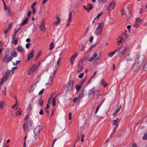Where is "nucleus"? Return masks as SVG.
I'll return each instance as SVG.
<instances>
[{"label": "nucleus", "instance_id": "obj_1", "mask_svg": "<svg viewBox=\"0 0 147 147\" xmlns=\"http://www.w3.org/2000/svg\"><path fill=\"white\" fill-rule=\"evenodd\" d=\"M145 56L144 55H140L136 59L135 65L134 67V69L135 71L139 70L144 61Z\"/></svg>", "mask_w": 147, "mask_h": 147}, {"label": "nucleus", "instance_id": "obj_2", "mask_svg": "<svg viewBox=\"0 0 147 147\" xmlns=\"http://www.w3.org/2000/svg\"><path fill=\"white\" fill-rule=\"evenodd\" d=\"M104 25V22L98 23V27L95 31V33L96 35L100 36L101 35Z\"/></svg>", "mask_w": 147, "mask_h": 147}, {"label": "nucleus", "instance_id": "obj_3", "mask_svg": "<svg viewBox=\"0 0 147 147\" xmlns=\"http://www.w3.org/2000/svg\"><path fill=\"white\" fill-rule=\"evenodd\" d=\"M43 128L42 125H38L34 128V138L36 140H37L39 137V134L40 130Z\"/></svg>", "mask_w": 147, "mask_h": 147}, {"label": "nucleus", "instance_id": "obj_4", "mask_svg": "<svg viewBox=\"0 0 147 147\" xmlns=\"http://www.w3.org/2000/svg\"><path fill=\"white\" fill-rule=\"evenodd\" d=\"M60 96L54 92H53L49 98L48 101H56L59 100Z\"/></svg>", "mask_w": 147, "mask_h": 147}, {"label": "nucleus", "instance_id": "obj_5", "mask_svg": "<svg viewBox=\"0 0 147 147\" xmlns=\"http://www.w3.org/2000/svg\"><path fill=\"white\" fill-rule=\"evenodd\" d=\"M57 69V68L56 70L54 71V72L52 74L51 76L49 78H47V79L46 81V84L48 85H52L53 84V80L54 76L56 73Z\"/></svg>", "mask_w": 147, "mask_h": 147}, {"label": "nucleus", "instance_id": "obj_6", "mask_svg": "<svg viewBox=\"0 0 147 147\" xmlns=\"http://www.w3.org/2000/svg\"><path fill=\"white\" fill-rule=\"evenodd\" d=\"M40 64V62L39 63H37L36 64L33 65L30 69L28 71L27 74L28 75H30L33 73L38 68Z\"/></svg>", "mask_w": 147, "mask_h": 147}, {"label": "nucleus", "instance_id": "obj_7", "mask_svg": "<svg viewBox=\"0 0 147 147\" xmlns=\"http://www.w3.org/2000/svg\"><path fill=\"white\" fill-rule=\"evenodd\" d=\"M125 58L127 61L129 62L133 60L134 59V57L130 51L127 52L125 55Z\"/></svg>", "mask_w": 147, "mask_h": 147}, {"label": "nucleus", "instance_id": "obj_8", "mask_svg": "<svg viewBox=\"0 0 147 147\" xmlns=\"http://www.w3.org/2000/svg\"><path fill=\"white\" fill-rule=\"evenodd\" d=\"M127 49L126 47H121L119 50L118 55L119 57H121L124 55Z\"/></svg>", "mask_w": 147, "mask_h": 147}, {"label": "nucleus", "instance_id": "obj_9", "mask_svg": "<svg viewBox=\"0 0 147 147\" xmlns=\"http://www.w3.org/2000/svg\"><path fill=\"white\" fill-rule=\"evenodd\" d=\"M12 59V57L7 54L5 55L3 59V61L7 63Z\"/></svg>", "mask_w": 147, "mask_h": 147}, {"label": "nucleus", "instance_id": "obj_10", "mask_svg": "<svg viewBox=\"0 0 147 147\" xmlns=\"http://www.w3.org/2000/svg\"><path fill=\"white\" fill-rule=\"evenodd\" d=\"M73 84L74 81H71L68 83L66 87V90L67 91H70L73 89Z\"/></svg>", "mask_w": 147, "mask_h": 147}, {"label": "nucleus", "instance_id": "obj_11", "mask_svg": "<svg viewBox=\"0 0 147 147\" xmlns=\"http://www.w3.org/2000/svg\"><path fill=\"white\" fill-rule=\"evenodd\" d=\"M83 61L81 60L78 63V67L77 70V72L80 73L83 71Z\"/></svg>", "mask_w": 147, "mask_h": 147}, {"label": "nucleus", "instance_id": "obj_12", "mask_svg": "<svg viewBox=\"0 0 147 147\" xmlns=\"http://www.w3.org/2000/svg\"><path fill=\"white\" fill-rule=\"evenodd\" d=\"M115 4L116 3L114 1H113L110 3L107 8V10L109 11L113 9L115 7Z\"/></svg>", "mask_w": 147, "mask_h": 147}, {"label": "nucleus", "instance_id": "obj_13", "mask_svg": "<svg viewBox=\"0 0 147 147\" xmlns=\"http://www.w3.org/2000/svg\"><path fill=\"white\" fill-rule=\"evenodd\" d=\"M72 20V14L71 12L69 13V17L67 20V23L66 25V27H68L71 24Z\"/></svg>", "mask_w": 147, "mask_h": 147}, {"label": "nucleus", "instance_id": "obj_14", "mask_svg": "<svg viewBox=\"0 0 147 147\" xmlns=\"http://www.w3.org/2000/svg\"><path fill=\"white\" fill-rule=\"evenodd\" d=\"M45 19L42 20L40 26V28L41 31L43 32H44L45 30Z\"/></svg>", "mask_w": 147, "mask_h": 147}, {"label": "nucleus", "instance_id": "obj_15", "mask_svg": "<svg viewBox=\"0 0 147 147\" xmlns=\"http://www.w3.org/2000/svg\"><path fill=\"white\" fill-rule=\"evenodd\" d=\"M141 20L140 18H137L136 20V22L134 24V26L135 28H138L140 24V22Z\"/></svg>", "mask_w": 147, "mask_h": 147}, {"label": "nucleus", "instance_id": "obj_16", "mask_svg": "<svg viewBox=\"0 0 147 147\" xmlns=\"http://www.w3.org/2000/svg\"><path fill=\"white\" fill-rule=\"evenodd\" d=\"M32 120H28L27 121V128L28 131H30L32 128Z\"/></svg>", "mask_w": 147, "mask_h": 147}, {"label": "nucleus", "instance_id": "obj_17", "mask_svg": "<svg viewBox=\"0 0 147 147\" xmlns=\"http://www.w3.org/2000/svg\"><path fill=\"white\" fill-rule=\"evenodd\" d=\"M78 55V53L77 52L76 53L72 56L70 58V62L71 64L73 65L75 58Z\"/></svg>", "mask_w": 147, "mask_h": 147}, {"label": "nucleus", "instance_id": "obj_18", "mask_svg": "<svg viewBox=\"0 0 147 147\" xmlns=\"http://www.w3.org/2000/svg\"><path fill=\"white\" fill-rule=\"evenodd\" d=\"M98 54L96 52H95L93 53V55L92 56L90 57L88 60V61L90 62H92L94 60L95 58L97 56Z\"/></svg>", "mask_w": 147, "mask_h": 147}, {"label": "nucleus", "instance_id": "obj_19", "mask_svg": "<svg viewBox=\"0 0 147 147\" xmlns=\"http://www.w3.org/2000/svg\"><path fill=\"white\" fill-rule=\"evenodd\" d=\"M56 18L57 20V21L54 22L53 24L54 25H59L61 21V19L60 18L59 16H56Z\"/></svg>", "mask_w": 147, "mask_h": 147}, {"label": "nucleus", "instance_id": "obj_20", "mask_svg": "<svg viewBox=\"0 0 147 147\" xmlns=\"http://www.w3.org/2000/svg\"><path fill=\"white\" fill-rule=\"evenodd\" d=\"M34 50H33L28 55V57H27V60L28 61H29L30 59L32 58L34 55Z\"/></svg>", "mask_w": 147, "mask_h": 147}, {"label": "nucleus", "instance_id": "obj_21", "mask_svg": "<svg viewBox=\"0 0 147 147\" xmlns=\"http://www.w3.org/2000/svg\"><path fill=\"white\" fill-rule=\"evenodd\" d=\"M28 20L29 18L28 17H26L25 19L23 21L22 23L20 24V26H23L24 25L27 24Z\"/></svg>", "mask_w": 147, "mask_h": 147}, {"label": "nucleus", "instance_id": "obj_22", "mask_svg": "<svg viewBox=\"0 0 147 147\" xmlns=\"http://www.w3.org/2000/svg\"><path fill=\"white\" fill-rule=\"evenodd\" d=\"M7 80V78L5 77H3L1 79V81L0 82V89H1L3 83L5 82Z\"/></svg>", "mask_w": 147, "mask_h": 147}, {"label": "nucleus", "instance_id": "obj_23", "mask_svg": "<svg viewBox=\"0 0 147 147\" xmlns=\"http://www.w3.org/2000/svg\"><path fill=\"white\" fill-rule=\"evenodd\" d=\"M10 54L12 57H17L18 54V53L16 51H13L11 52Z\"/></svg>", "mask_w": 147, "mask_h": 147}, {"label": "nucleus", "instance_id": "obj_24", "mask_svg": "<svg viewBox=\"0 0 147 147\" xmlns=\"http://www.w3.org/2000/svg\"><path fill=\"white\" fill-rule=\"evenodd\" d=\"M101 84L104 87H105L108 85V83H106L104 79H103L101 81Z\"/></svg>", "mask_w": 147, "mask_h": 147}, {"label": "nucleus", "instance_id": "obj_25", "mask_svg": "<svg viewBox=\"0 0 147 147\" xmlns=\"http://www.w3.org/2000/svg\"><path fill=\"white\" fill-rule=\"evenodd\" d=\"M143 69L145 71H147V59L144 61L143 65Z\"/></svg>", "mask_w": 147, "mask_h": 147}, {"label": "nucleus", "instance_id": "obj_26", "mask_svg": "<svg viewBox=\"0 0 147 147\" xmlns=\"http://www.w3.org/2000/svg\"><path fill=\"white\" fill-rule=\"evenodd\" d=\"M17 50L18 51L21 53H23L24 50L22 47L20 46H19L17 48Z\"/></svg>", "mask_w": 147, "mask_h": 147}, {"label": "nucleus", "instance_id": "obj_27", "mask_svg": "<svg viewBox=\"0 0 147 147\" xmlns=\"http://www.w3.org/2000/svg\"><path fill=\"white\" fill-rule=\"evenodd\" d=\"M101 59V56H99L94 61V63H98L100 62Z\"/></svg>", "mask_w": 147, "mask_h": 147}, {"label": "nucleus", "instance_id": "obj_28", "mask_svg": "<svg viewBox=\"0 0 147 147\" xmlns=\"http://www.w3.org/2000/svg\"><path fill=\"white\" fill-rule=\"evenodd\" d=\"M21 29V28H20L18 29L17 30H16L14 32V34L13 35L12 37V40L13 41L14 40V37L16 35L17 32Z\"/></svg>", "mask_w": 147, "mask_h": 147}, {"label": "nucleus", "instance_id": "obj_29", "mask_svg": "<svg viewBox=\"0 0 147 147\" xmlns=\"http://www.w3.org/2000/svg\"><path fill=\"white\" fill-rule=\"evenodd\" d=\"M117 51V50L116 49L114 51H112L110 53H109L108 54V56L111 57L115 54V53Z\"/></svg>", "mask_w": 147, "mask_h": 147}, {"label": "nucleus", "instance_id": "obj_30", "mask_svg": "<svg viewBox=\"0 0 147 147\" xmlns=\"http://www.w3.org/2000/svg\"><path fill=\"white\" fill-rule=\"evenodd\" d=\"M7 11V13L8 15V16H12L13 14V13L10 10V8H8Z\"/></svg>", "mask_w": 147, "mask_h": 147}, {"label": "nucleus", "instance_id": "obj_31", "mask_svg": "<svg viewBox=\"0 0 147 147\" xmlns=\"http://www.w3.org/2000/svg\"><path fill=\"white\" fill-rule=\"evenodd\" d=\"M32 107L31 104H29L28 105V107L27 109L28 112H30L32 110Z\"/></svg>", "mask_w": 147, "mask_h": 147}, {"label": "nucleus", "instance_id": "obj_32", "mask_svg": "<svg viewBox=\"0 0 147 147\" xmlns=\"http://www.w3.org/2000/svg\"><path fill=\"white\" fill-rule=\"evenodd\" d=\"M16 107V110H17L18 109V105L17 104V102H16V103L13 105H12L11 107V108L12 109H14V108Z\"/></svg>", "mask_w": 147, "mask_h": 147}, {"label": "nucleus", "instance_id": "obj_33", "mask_svg": "<svg viewBox=\"0 0 147 147\" xmlns=\"http://www.w3.org/2000/svg\"><path fill=\"white\" fill-rule=\"evenodd\" d=\"M4 102H0V110H3V108Z\"/></svg>", "mask_w": 147, "mask_h": 147}, {"label": "nucleus", "instance_id": "obj_34", "mask_svg": "<svg viewBox=\"0 0 147 147\" xmlns=\"http://www.w3.org/2000/svg\"><path fill=\"white\" fill-rule=\"evenodd\" d=\"M18 39L17 38H16V39H15L14 38V40H13V41L12 40V43H13L15 45H16L18 44Z\"/></svg>", "mask_w": 147, "mask_h": 147}, {"label": "nucleus", "instance_id": "obj_35", "mask_svg": "<svg viewBox=\"0 0 147 147\" xmlns=\"http://www.w3.org/2000/svg\"><path fill=\"white\" fill-rule=\"evenodd\" d=\"M102 102H101L100 104L98 105V106L96 108V111H95V113L96 114L97 113V112L99 110V109L100 107L101 106V105H102Z\"/></svg>", "mask_w": 147, "mask_h": 147}, {"label": "nucleus", "instance_id": "obj_36", "mask_svg": "<svg viewBox=\"0 0 147 147\" xmlns=\"http://www.w3.org/2000/svg\"><path fill=\"white\" fill-rule=\"evenodd\" d=\"M10 74V73L9 71H6L5 73V77H6L7 78L9 77Z\"/></svg>", "mask_w": 147, "mask_h": 147}, {"label": "nucleus", "instance_id": "obj_37", "mask_svg": "<svg viewBox=\"0 0 147 147\" xmlns=\"http://www.w3.org/2000/svg\"><path fill=\"white\" fill-rule=\"evenodd\" d=\"M88 6H89V8H88V11H91L92 9L93 8V7L92 4L91 3H88Z\"/></svg>", "mask_w": 147, "mask_h": 147}, {"label": "nucleus", "instance_id": "obj_38", "mask_svg": "<svg viewBox=\"0 0 147 147\" xmlns=\"http://www.w3.org/2000/svg\"><path fill=\"white\" fill-rule=\"evenodd\" d=\"M42 53V51H39L37 54V56L36 57V59H38L40 56L41 55V54Z\"/></svg>", "mask_w": 147, "mask_h": 147}, {"label": "nucleus", "instance_id": "obj_39", "mask_svg": "<svg viewBox=\"0 0 147 147\" xmlns=\"http://www.w3.org/2000/svg\"><path fill=\"white\" fill-rule=\"evenodd\" d=\"M80 95H79L77 97L74 98L73 99V101H77V100L79 101L80 100H81V99H80Z\"/></svg>", "mask_w": 147, "mask_h": 147}, {"label": "nucleus", "instance_id": "obj_40", "mask_svg": "<svg viewBox=\"0 0 147 147\" xmlns=\"http://www.w3.org/2000/svg\"><path fill=\"white\" fill-rule=\"evenodd\" d=\"M103 14V12H101L100 13H99L98 14L97 17L95 18L94 20H95L96 19H98L100 17L101 15Z\"/></svg>", "mask_w": 147, "mask_h": 147}, {"label": "nucleus", "instance_id": "obj_41", "mask_svg": "<svg viewBox=\"0 0 147 147\" xmlns=\"http://www.w3.org/2000/svg\"><path fill=\"white\" fill-rule=\"evenodd\" d=\"M107 0H98L99 3L100 4L104 3L106 2Z\"/></svg>", "mask_w": 147, "mask_h": 147}, {"label": "nucleus", "instance_id": "obj_42", "mask_svg": "<svg viewBox=\"0 0 147 147\" xmlns=\"http://www.w3.org/2000/svg\"><path fill=\"white\" fill-rule=\"evenodd\" d=\"M54 47V43L53 42H51L50 45L49 49H52Z\"/></svg>", "mask_w": 147, "mask_h": 147}, {"label": "nucleus", "instance_id": "obj_43", "mask_svg": "<svg viewBox=\"0 0 147 147\" xmlns=\"http://www.w3.org/2000/svg\"><path fill=\"white\" fill-rule=\"evenodd\" d=\"M76 88L77 91V92H78L79 90H80V89L81 88V86L79 85H76Z\"/></svg>", "mask_w": 147, "mask_h": 147}, {"label": "nucleus", "instance_id": "obj_44", "mask_svg": "<svg viewBox=\"0 0 147 147\" xmlns=\"http://www.w3.org/2000/svg\"><path fill=\"white\" fill-rule=\"evenodd\" d=\"M34 89L33 88V86L31 87L28 90V92L30 93L32 92L34 90Z\"/></svg>", "mask_w": 147, "mask_h": 147}, {"label": "nucleus", "instance_id": "obj_45", "mask_svg": "<svg viewBox=\"0 0 147 147\" xmlns=\"http://www.w3.org/2000/svg\"><path fill=\"white\" fill-rule=\"evenodd\" d=\"M122 107L121 105H119V107L117 108L116 111L117 112H118L121 109Z\"/></svg>", "mask_w": 147, "mask_h": 147}, {"label": "nucleus", "instance_id": "obj_46", "mask_svg": "<svg viewBox=\"0 0 147 147\" xmlns=\"http://www.w3.org/2000/svg\"><path fill=\"white\" fill-rule=\"evenodd\" d=\"M94 90L92 89L90 90L89 91V95H92V94H94Z\"/></svg>", "mask_w": 147, "mask_h": 147}, {"label": "nucleus", "instance_id": "obj_47", "mask_svg": "<svg viewBox=\"0 0 147 147\" xmlns=\"http://www.w3.org/2000/svg\"><path fill=\"white\" fill-rule=\"evenodd\" d=\"M144 136L143 137V139L144 140H147V133L144 134Z\"/></svg>", "mask_w": 147, "mask_h": 147}, {"label": "nucleus", "instance_id": "obj_48", "mask_svg": "<svg viewBox=\"0 0 147 147\" xmlns=\"http://www.w3.org/2000/svg\"><path fill=\"white\" fill-rule=\"evenodd\" d=\"M61 58H59L58 59V60L57 61V65H58V67L57 68H58V67L60 66V65H59L60 62L61 61Z\"/></svg>", "mask_w": 147, "mask_h": 147}, {"label": "nucleus", "instance_id": "obj_49", "mask_svg": "<svg viewBox=\"0 0 147 147\" xmlns=\"http://www.w3.org/2000/svg\"><path fill=\"white\" fill-rule=\"evenodd\" d=\"M94 118L96 119H100L102 117V116L100 115L98 116L97 115H96L94 116Z\"/></svg>", "mask_w": 147, "mask_h": 147}, {"label": "nucleus", "instance_id": "obj_50", "mask_svg": "<svg viewBox=\"0 0 147 147\" xmlns=\"http://www.w3.org/2000/svg\"><path fill=\"white\" fill-rule=\"evenodd\" d=\"M127 31L126 30L125 31V32H124L123 33V35L124 36V37L126 38H128V36L126 34Z\"/></svg>", "mask_w": 147, "mask_h": 147}, {"label": "nucleus", "instance_id": "obj_51", "mask_svg": "<svg viewBox=\"0 0 147 147\" xmlns=\"http://www.w3.org/2000/svg\"><path fill=\"white\" fill-rule=\"evenodd\" d=\"M118 121L116 120H115L113 122V125H117L118 124Z\"/></svg>", "mask_w": 147, "mask_h": 147}, {"label": "nucleus", "instance_id": "obj_52", "mask_svg": "<svg viewBox=\"0 0 147 147\" xmlns=\"http://www.w3.org/2000/svg\"><path fill=\"white\" fill-rule=\"evenodd\" d=\"M21 114V112L19 111H17L16 112V116H19V115H20Z\"/></svg>", "mask_w": 147, "mask_h": 147}, {"label": "nucleus", "instance_id": "obj_53", "mask_svg": "<svg viewBox=\"0 0 147 147\" xmlns=\"http://www.w3.org/2000/svg\"><path fill=\"white\" fill-rule=\"evenodd\" d=\"M126 13L124 9H123L121 11V15H123L125 14Z\"/></svg>", "mask_w": 147, "mask_h": 147}, {"label": "nucleus", "instance_id": "obj_54", "mask_svg": "<svg viewBox=\"0 0 147 147\" xmlns=\"http://www.w3.org/2000/svg\"><path fill=\"white\" fill-rule=\"evenodd\" d=\"M4 10L5 11H7V9L8 8V7H7V6L6 5L5 3H4Z\"/></svg>", "mask_w": 147, "mask_h": 147}, {"label": "nucleus", "instance_id": "obj_55", "mask_svg": "<svg viewBox=\"0 0 147 147\" xmlns=\"http://www.w3.org/2000/svg\"><path fill=\"white\" fill-rule=\"evenodd\" d=\"M84 76V74L83 73H81L78 76V78H82Z\"/></svg>", "mask_w": 147, "mask_h": 147}, {"label": "nucleus", "instance_id": "obj_56", "mask_svg": "<svg viewBox=\"0 0 147 147\" xmlns=\"http://www.w3.org/2000/svg\"><path fill=\"white\" fill-rule=\"evenodd\" d=\"M21 61L20 60L17 61L16 62V63H13V65H16L19 63Z\"/></svg>", "mask_w": 147, "mask_h": 147}, {"label": "nucleus", "instance_id": "obj_57", "mask_svg": "<svg viewBox=\"0 0 147 147\" xmlns=\"http://www.w3.org/2000/svg\"><path fill=\"white\" fill-rule=\"evenodd\" d=\"M32 9V13L34 14H35L36 13V10L35 8Z\"/></svg>", "mask_w": 147, "mask_h": 147}, {"label": "nucleus", "instance_id": "obj_58", "mask_svg": "<svg viewBox=\"0 0 147 147\" xmlns=\"http://www.w3.org/2000/svg\"><path fill=\"white\" fill-rule=\"evenodd\" d=\"M88 30H89V28H87L86 29V32H85V33L84 34V36H86V34L87 33V32H88Z\"/></svg>", "mask_w": 147, "mask_h": 147}, {"label": "nucleus", "instance_id": "obj_59", "mask_svg": "<svg viewBox=\"0 0 147 147\" xmlns=\"http://www.w3.org/2000/svg\"><path fill=\"white\" fill-rule=\"evenodd\" d=\"M9 30V29H6L4 30V32L5 34H6L8 32Z\"/></svg>", "mask_w": 147, "mask_h": 147}, {"label": "nucleus", "instance_id": "obj_60", "mask_svg": "<svg viewBox=\"0 0 147 147\" xmlns=\"http://www.w3.org/2000/svg\"><path fill=\"white\" fill-rule=\"evenodd\" d=\"M31 13V12L30 11H28L27 14V16H28V17H30V16Z\"/></svg>", "mask_w": 147, "mask_h": 147}, {"label": "nucleus", "instance_id": "obj_61", "mask_svg": "<svg viewBox=\"0 0 147 147\" xmlns=\"http://www.w3.org/2000/svg\"><path fill=\"white\" fill-rule=\"evenodd\" d=\"M30 43H27L26 45V47L27 49H28L30 47Z\"/></svg>", "mask_w": 147, "mask_h": 147}, {"label": "nucleus", "instance_id": "obj_62", "mask_svg": "<svg viewBox=\"0 0 147 147\" xmlns=\"http://www.w3.org/2000/svg\"><path fill=\"white\" fill-rule=\"evenodd\" d=\"M44 89H42L40 91L39 93V94H42L44 91Z\"/></svg>", "mask_w": 147, "mask_h": 147}, {"label": "nucleus", "instance_id": "obj_63", "mask_svg": "<svg viewBox=\"0 0 147 147\" xmlns=\"http://www.w3.org/2000/svg\"><path fill=\"white\" fill-rule=\"evenodd\" d=\"M71 115H72V113H69V115H68V117H69V120L71 119Z\"/></svg>", "mask_w": 147, "mask_h": 147}, {"label": "nucleus", "instance_id": "obj_64", "mask_svg": "<svg viewBox=\"0 0 147 147\" xmlns=\"http://www.w3.org/2000/svg\"><path fill=\"white\" fill-rule=\"evenodd\" d=\"M39 113L40 115H42L44 114V112L42 109H40V111L39 112Z\"/></svg>", "mask_w": 147, "mask_h": 147}]
</instances>
